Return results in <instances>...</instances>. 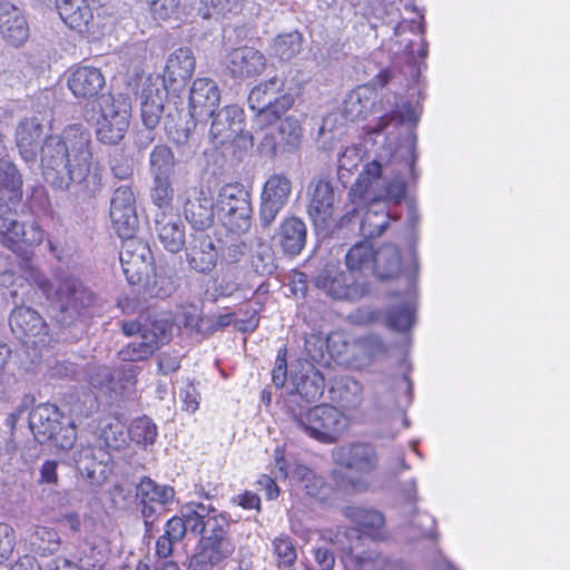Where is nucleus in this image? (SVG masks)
<instances>
[{"label": "nucleus", "mask_w": 570, "mask_h": 570, "mask_svg": "<svg viewBox=\"0 0 570 570\" xmlns=\"http://www.w3.org/2000/svg\"><path fill=\"white\" fill-rule=\"evenodd\" d=\"M362 570H403L400 563L390 561L382 556H376L373 560H364L361 563Z\"/></svg>", "instance_id": "nucleus-64"}, {"label": "nucleus", "mask_w": 570, "mask_h": 570, "mask_svg": "<svg viewBox=\"0 0 570 570\" xmlns=\"http://www.w3.org/2000/svg\"><path fill=\"white\" fill-rule=\"evenodd\" d=\"M42 134L43 128L37 117L24 118L19 122L16 141L21 157L27 163L36 160Z\"/></svg>", "instance_id": "nucleus-30"}, {"label": "nucleus", "mask_w": 570, "mask_h": 570, "mask_svg": "<svg viewBox=\"0 0 570 570\" xmlns=\"http://www.w3.org/2000/svg\"><path fill=\"white\" fill-rule=\"evenodd\" d=\"M41 165L46 181L53 188L67 190L76 185L92 197L101 187V173L92 164L91 135L80 125L45 140Z\"/></svg>", "instance_id": "nucleus-2"}, {"label": "nucleus", "mask_w": 570, "mask_h": 570, "mask_svg": "<svg viewBox=\"0 0 570 570\" xmlns=\"http://www.w3.org/2000/svg\"><path fill=\"white\" fill-rule=\"evenodd\" d=\"M355 278L336 263H327L313 278V284L334 299H352L357 295Z\"/></svg>", "instance_id": "nucleus-14"}, {"label": "nucleus", "mask_w": 570, "mask_h": 570, "mask_svg": "<svg viewBox=\"0 0 570 570\" xmlns=\"http://www.w3.org/2000/svg\"><path fill=\"white\" fill-rule=\"evenodd\" d=\"M61 423V413L53 404H41L30 414V429L41 443L56 436Z\"/></svg>", "instance_id": "nucleus-31"}, {"label": "nucleus", "mask_w": 570, "mask_h": 570, "mask_svg": "<svg viewBox=\"0 0 570 570\" xmlns=\"http://www.w3.org/2000/svg\"><path fill=\"white\" fill-rule=\"evenodd\" d=\"M111 456L101 448L82 449L76 459L80 474L92 485H100L111 473Z\"/></svg>", "instance_id": "nucleus-21"}, {"label": "nucleus", "mask_w": 570, "mask_h": 570, "mask_svg": "<svg viewBox=\"0 0 570 570\" xmlns=\"http://www.w3.org/2000/svg\"><path fill=\"white\" fill-rule=\"evenodd\" d=\"M32 551L47 556L57 552L61 544L59 533L48 527H36L29 538Z\"/></svg>", "instance_id": "nucleus-44"}, {"label": "nucleus", "mask_w": 570, "mask_h": 570, "mask_svg": "<svg viewBox=\"0 0 570 570\" xmlns=\"http://www.w3.org/2000/svg\"><path fill=\"white\" fill-rule=\"evenodd\" d=\"M12 332L20 338L31 340L32 344H45L48 325L42 316L31 307H16L9 318Z\"/></svg>", "instance_id": "nucleus-18"}, {"label": "nucleus", "mask_w": 570, "mask_h": 570, "mask_svg": "<svg viewBox=\"0 0 570 570\" xmlns=\"http://www.w3.org/2000/svg\"><path fill=\"white\" fill-rule=\"evenodd\" d=\"M363 387L360 382L347 377L340 392V401L345 407L354 409L361 404Z\"/></svg>", "instance_id": "nucleus-56"}, {"label": "nucleus", "mask_w": 570, "mask_h": 570, "mask_svg": "<svg viewBox=\"0 0 570 570\" xmlns=\"http://www.w3.org/2000/svg\"><path fill=\"white\" fill-rule=\"evenodd\" d=\"M346 515L371 535H374V532L380 530L385 522L383 514L376 510L350 508Z\"/></svg>", "instance_id": "nucleus-49"}, {"label": "nucleus", "mask_w": 570, "mask_h": 570, "mask_svg": "<svg viewBox=\"0 0 570 570\" xmlns=\"http://www.w3.org/2000/svg\"><path fill=\"white\" fill-rule=\"evenodd\" d=\"M14 543L13 529L7 523H0V563L11 556Z\"/></svg>", "instance_id": "nucleus-61"}, {"label": "nucleus", "mask_w": 570, "mask_h": 570, "mask_svg": "<svg viewBox=\"0 0 570 570\" xmlns=\"http://www.w3.org/2000/svg\"><path fill=\"white\" fill-rule=\"evenodd\" d=\"M67 83L75 97L89 99L104 88L105 77L98 68L79 66L70 71Z\"/></svg>", "instance_id": "nucleus-27"}, {"label": "nucleus", "mask_w": 570, "mask_h": 570, "mask_svg": "<svg viewBox=\"0 0 570 570\" xmlns=\"http://www.w3.org/2000/svg\"><path fill=\"white\" fill-rule=\"evenodd\" d=\"M150 173L154 178H170L175 167V157L166 145H156L149 157Z\"/></svg>", "instance_id": "nucleus-46"}, {"label": "nucleus", "mask_w": 570, "mask_h": 570, "mask_svg": "<svg viewBox=\"0 0 570 570\" xmlns=\"http://www.w3.org/2000/svg\"><path fill=\"white\" fill-rule=\"evenodd\" d=\"M195 128L194 118L191 121H187L185 127H175L168 129V135L177 146H186L193 138V129Z\"/></svg>", "instance_id": "nucleus-63"}, {"label": "nucleus", "mask_w": 570, "mask_h": 570, "mask_svg": "<svg viewBox=\"0 0 570 570\" xmlns=\"http://www.w3.org/2000/svg\"><path fill=\"white\" fill-rule=\"evenodd\" d=\"M279 141L276 145H283L288 149H293L298 146L302 129L298 121L295 118L287 117L281 121L278 126Z\"/></svg>", "instance_id": "nucleus-53"}, {"label": "nucleus", "mask_w": 570, "mask_h": 570, "mask_svg": "<svg viewBox=\"0 0 570 570\" xmlns=\"http://www.w3.org/2000/svg\"><path fill=\"white\" fill-rule=\"evenodd\" d=\"M374 105L373 91L366 87L352 90L344 100V112L348 119L366 117Z\"/></svg>", "instance_id": "nucleus-37"}, {"label": "nucleus", "mask_w": 570, "mask_h": 570, "mask_svg": "<svg viewBox=\"0 0 570 570\" xmlns=\"http://www.w3.org/2000/svg\"><path fill=\"white\" fill-rule=\"evenodd\" d=\"M229 529V522L225 514L217 512V510L213 507V511L209 512L208 518L206 519V530L207 534H217L227 535Z\"/></svg>", "instance_id": "nucleus-60"}, {"label": "nucleus", "mask_w": 570, "mask_h": 570, "mask_svg": "<svg viewBox=\"0 0 570 570\" xmlns=\"http://www.w3.org/2000/svg\"><path fill=\"white\" fill-rule=\"evenodd\" d=\"M136 495L142 504L141 513L145 518V523L148 524V519L155 513V509L150 503L165 505L174 500L175 491L169 485H160L149 478H144L137 485Z\"/></svg>", "instance_id": "nucleus-32"}, {"label": "nucleus", "mask_w": 570, "mask_h": 570, "mask_svg": "<svg viewBox=\"0 0 570 570\" xmlns=\"http://www.w3.org/2000/svg\"><path fill=\"white\" fill-rule=\"evenodd\" d=\"M55 294L59 304L57 318L62 325L86 322L97 309L96 294L76 277L61 279Z\"/></svg>", "instance_id": "nucleus-6"}, {"label": "nucleus", "mask_w": 570, "mask_h": 570, "mask_svg": "<svg viewBox=\"0 0 570 570\" xmlns=\"http://www.w3.org/2000/svg\"><path fill=\"white\" fill-rule=\"evenodd\" d=\"M184 215L193 228L205 230L214 224V199L203 187H189L185 191Z\"/></svg>", "instance_id": "nucleus-16"}, {"label": "nucleus", "mask_w": 570, "mask_h": 570, "mask_svg": "<svg viewBox=\"0 0 570 570\" xmlns=\"http://www.w3.org/2000/svg\"><path fill=\"white\" fill-rule=\"evenodd\" d=\"M95 0H56L61 20L79 33L88 32L94 22L91 2Z\"/></svg>", "instance_id": "nucleus-28"}, {"label": "nucleus", "mask_w": 570, "mask_h": 570, "mask_svg": "<svg viewBox=\"0 0 570 570\" xmlns=\"http://www.w3.org/2000/svg\"><path fill=\"white\" fill-rule=\"evenodd\" d=\"M278 242L283 250L289 255H297L306 243L305 223L297 217H286L278 227Z\"/></svg>", "instance_id": "nucleus-33"}, {"label": "nucleus", "mask_w": 570, "mask_h": 570, "mask_svg": "<svg viewBox=\"0 0 570 570\" xmlns=\"http://www.w3.org/2000/svg\"><path fill=\"white\" fill-rule=\"evenodd\" d=\"M196 61L191 49L180 47L173 51L166 61L164 82L176 90L185 86L195 70Z\"/></svg>", "instance_id": "nucleus-24"}, {"label": "nucleus", "mask_w": 570, "mask_h": 570, "mask_svg": "<svg viewBox=\"0 0 570 570\" xmlns=\"http://www.w3.org/2000/svg\"><path fill=\"white\" fill-rule=\"evenodd\" d=\"M164 111V92L160 89H144L141 94V120L146 128L154 129Z\"/></svg>", "instance_id": "nucleus-36"}, {"label": "nucleus", "mask_w": 570, "mask_h": 570, "mask_svg": "<svg viewBox=\"0 0 570 570\" xmlns=\"http://www.w3.org/2000/svg\"><path fill=\"white\" fill-rule=\"evenodd\" d=\"M234 323L235 327L238 331L247 332V331H254L258 326V318L255 316V313L247 320H234L233 314H224L219 315L215 322L216 328H224L228 325Z\"/></svg>", "instance_id": "nucleus-59"}, {"label": "nucleus", "mask_w": 570, "mask_h": 570, "mask_svg": "<svg viewBox=\"0 0 570 570\" xmlns=\"http://www.w3.org/2000/svg\"><path fill=\"white\" fill-rule=\"evenodd\" d=\"M302 35L297 31L278 36L273 45L272 52L281 60H291L301 52Z\"/></svg>", "instance_id": "nucleus-48"}, {"label": "nucleus", "mask_w": 570, "mask_h": 570, "mask_svg": "<svg viewBox=\"0 0 570 570\" xmlns=\"http://www.w3.org/2000/svg\"><path fill=\"white\" fill-rule=\"evenodd\" d=\"M213 117L209 137L218 145L234 140L243 130L244 112L237 105H229L217 112H208Z\"/></svg>", "instance_id": "nucleus-19"}, {"label": "nucleus", "mask_w": 570, "mask_h": 570, "mask_svg": "<svg viewBox=\"0 0 570 570\" xmlns=\"http://www.w3.org/2000/svg\"><path fill=\"white\" fill-rule=\"evenodd\" d=\"M0 35L11 46L19 47L29 37V27L21 10L9 2L0 0Z\"/></svg>", "instance_id": "nucleus-23"}, {"label": "nucleus", "mask_w": 570, "mask_h": 570, "mask_svg": "<svg viewBox=\"0 0 570 570\" xmlns=\"http://www.w3.org/2000/svg\"><path fill=\"white\" fill-rule=\"evenodd\" d=\"M289 381L291 392L299 394L306 402H315L324 393V377L308 361L297 360L291 364Z\"/></svg>", "instance_id": "nucleus-15"}, {"label": "nucleus", "mask_w": 570, "mask_h": 570, "mask_svg": "<svg viewBox=\"0 0 570 570\" xmlns=\"http://www.w3.org/2000/svg\"><path fill=\"white\" fill-rule=\"evenodd\" d=\"M22 186V179L16 166L9 161L0 160V188L18 194Z\"/></svg>", "instance_id": "nucleus-54"}, {"label": "nucleus", "mask_w": 570, "mask_h": 570, "mask_svg": "<svg viewBox=\"0 0 570 570\" xmlns=\"http://www.w3.org/2000/svg\"><path fill=\"white\" fill-rule=\"evenodd\" d=\"M401 271L399 248L387 244L375 252L374 274L382 279L392 278Z\"/></svg>", "instance_id": "nucleus-38"}, {"label": "nucleus", "mask_w": 570, "mask_h": 570, "mask_svg": "<svg viewBox=\"0 0 570 570\" xmlns=\"http://www.w3.org/2000/svg\"><path fill=\"white\" fill-rule=\"evenodd\" d=\"M212 511L210 504L190 502L181 508V515L177 519L181 521L185 532L189 529L193 533L202 534L206 530V519Z\"/></svg>", "instance_id": "nucleus-39"}, {"label": "nucleus", "mask_w": 570, "mask_h": 570, "mask_svg": "<svg viewBox=\"0 0 570 570\" xmlns=\"http://www.w3.org/2000/svg\"><path fill=\"white\" fill-rule=\"evenodd\" d=\"M363 158V150L357 146L346 147L338 157V175L341 178L345 177V174H351L357 168L358 164Z\"/></svg>", "instance_id": "nucleus-57"}, {"label": "nucleus", "mask_w": 570, "mask_h": 570, "mask_svg": "<svg viewBox=\"0 0 570 570\" xmlns=\"http://www.w3.org/2000/svg\"><path fill=\"white\" fill-rule=\"evenodd\" d=\"M412 524L414 528V531L411 534L412 539L422 537L432 538L435 535L436 522L429 513H419L412 521Z\"/></svg>", "instance_id": "nucleus-58"}, {"label": "nucleus", "mask_w": 570, "mask_h": 570, "mask_svg": "<svg viewBox=\"0 0 570 570\" xmlns=\"http://www.w3.org/2000/svg\"><path fill=\"white\" fill-rule=\"evenodd\" d=\"M335 455L336 462L346 469L344 475L337 474V485L344 490H366L370 485L367 475L379 462L375 449L367 443H353L341 446Z\"/></svg>", "instance_id": "nucleus-5"}, {"label": "nucleus", "mask_w": 570, "mask_h": 570, "mask_svg": "<svg viewBox=\"0 0 570 570\" xmlns=\"http://www.w3.org/2000/svg\"><path fill=\"white\" fill-rule=\"evenodd\" d=\"M273 553L278 569L291 568L295 564L297 552L292 539L287 535H279L272 542Z\"/></svg>", "instance_id": "nucleus-51"}, {"label": "nucleus", "mask_w": 570, "mask_h": 570, "mask_svg": "<svg viewBox=\"0 0 570 570\" xmlns=\"http://www.w3.org/2000/svg\"><path fill=\"white\" fill-rule=\"evenodd\" d=\"M99 105L101 112L96 124L97 139L105 145H117L129 128L131 105L121 95L102 96Z\"/></svg>", "instance_id": "nucleus-8"}, {"label": "nucleus", "mask_w": 570, "mask_h": 570, "mask_svg": "<svg viewBox=\"0 0 570 570\" xmlns=\"http://www.w3.org/2000/svg\"><path fill=\"white\" fill-rule=\"evenodd\" d=\"M218 258V252L213 239L208 235L200 234L194 236L189 246L186 248V261L190 269L197 273H210Z\"/></svg>", "instance_id": "nucleus-26"}, {"label": "nucleus", "mask_w": 570, "mask_h": 570, "mask_svg": "<svg viewBox=\"0 0 570 570\" xmlns=\"http://www.w3.org/2000/svg\"><path fill=\"white\" fill-rule=\"evenodd\" d=\"M414 292L407 289L400 304L392 306L386 313V326L397 332H406L414 324Z\"/></svg>", "instance_id": "nucleus-34"}, {"label": "nucleus", "mask_w": 570, "mask_h": 570, "mask_svg": "<svg viewBox=\"0 0 570 570\" xmlns=\"http://www.w3.org/2000/svg\"><path fill=\"white\" fill-rule=\"evenodd\" d=\"M200 551L203 557L212 563H219L229 558L235 551V543L227 535L205 534L200 539Z\"/></svg>", "instance_id": "nucleus-35"}, {"label": "nucleus", "mask_w": 570, "mask_h": 570, "mask_svg": "<svg viewBox=\"0 0 570 570\" xmlns=\"http://www.w3.org/2000/svg\"><path fill=\"white\" fill-rule=\"evenodd\" d=\"M154 230L159 242L170 253H178L185 245V229L175 212L154 213Z\"/></svg>", "instance_id": "nucleus-25"}, {"label": "nucleus", "mask_w": 570, "mask_h": 570, "mask_svg": "<svg viewBox=\"0 0 570 570\" xmlns=\"http://www.w3.org/2000/svg\"><path fill=\"white\" fill-rule=\"evenodd\" d=\"M220 92L216 82L209 78L194 80L189 92V114L191 118L208 114L219 104Z\"/></svg>", "instance_id": "nucleus-29"}, {"label": "nucleus", "mask_w": 570, "mask_h": 570, "mask_svg": "<svg viewBox=\"0 0 570 570\" xmlns=\"http://www.w3.org/2000/svg\"><path fill=\"white\" fill-rule=\"evenodd\" d=\"M285 79L274 76L257 83L248 95V106L256 111L255 122L264 128L288 111L294 104V96L285 90Z\"/></svg>", "instance_id": "nucleus-4"}, {"label": "nucleus", "mask_w": 570, "mask_h": 570, "mask_svg": "<svg viewBox=\"0 0 570 570\" xmlns=\"http://www.w3.org/2000/svg\"><path fill=\"white\" fill-rule=\"evenodd\" d=\"M110 218L120 237L135 234L139 220L136 213V198L130 185H121L114 191L110 204Z\"/></svg>", "instance_id": "nucleus-13"}, {"label": "nucleus", "mask_w": 570, "mask_h": 570, "mask_svg": "<svg viewBox=\"0 0 570 570\" xmlns=\"http://www.w3.org/2000/svg\"><path fill=\"white\" fill-rule=\"evenodd\" d=\"M227 69L234 78L244 79L262 73L266 67L265 56L254 47H239L227 55Z\"/></svg>", "instance_id": "nucleus-22"}, {"label": "nucleus", "mask_w": 570, "mask_h": 570, "mask_svg": "<svg viewBox=\"0 0 570 570\" xmlns=\"http://www.w3.org/2000/svg\"><path fill=\"white\" fill-rule=\"evenodd\" d=\"M216 206L219 219L230 232L242 234L250 228V194L242 184L224 185L218 191Z\"/></svg>", "instance_id": "nucleus-7"}, {"label": "nucleus", "mask_w": 570, "mask_h": 570, "mask_svg": "<svg viewBox=\"0 0 570 570\" xmlns=\"http://www.w3.org/2000/svg\"><path fill=\"white\" fill-rule=\"evenodd\" d=\"M236 7V0H199L198 13L204 19L225 16Z\"/></svg>", "instance_id": "nucleus-55"}, {"label": "nucleus", "mask_w": 570, "mask_h": 570, "mask_svg": "<svg viewBox=\"0 0 570 570\" xmlns=\"http://www.w3.org/2000/svg\"><path fill=\"white\" fill-rule=\"evenodd\" d=\"M335 210V193L332 184L320 179L315 183L309 205L308 215L318 229H327L333 222Z\"/></svg>", "instance_id": "nucleus-20"}, {"label": "nucleus", "mask_w": 570, "mask_h": 570, "mask_svg": "<svg viewBox=\"0 0 570 570\" xmlns=\"http://www.w3.org/2000/svg\"><path fill=\"white\" fill-rule=\"evenodd\" d=\"M415 136L410 134L395 149L384 147L368 161L348 191L350 204L337 223L340 228L354 222L365 204H400L406 196L409 179H416Z\"/></svg>", "instance_id": "nucleus-1"}, {"label": "nucleus", "mask_w": 570, "mask_h": 570, "mask_svg": "<svg viewBox=\"0 0 570 570\" xmlns=\"http://www.w3.org/2000/svg\"><path fill=\"white\" fill-rule=\"evenodd\" d=\"M139 285L150 297L165 298L170 296L175 291V284L173 279L159 272H156L155 269L148 274L146 279Z\"/></svg>", "instance_id": "nucleus-50"}, {"label": "nucleus", "mask_w": 570, "mask_h": 570, "mask_svg": "<svg viewBox=\"0 0 570 570\" xmlns=\"http://www.w3.org/2000/svg\"><path fill=\"white\" fill-rule=\"evenodd\" d=\"M129 436L138 444H153L157 439V426L149 417H138L128 430Z\"/></svg>", "instance_id": "nucleus-52"}, {"label": "nucleus", "mask_w": 570, "mask_h": 570, "mask_svg": "<svg viewBox=\"0 0 570 570\" xmlns=\"http://www.w3.org/2000/svg\"><path fill=\"white\" fill-rule=\"evenodd\" d=\"M9 204L0 197V243L10 250L23 254L26 248L40 245L43 230L36 223L24 226L13 218Z\"/></svg>", "instance_id": "nucleus-9"}, {"label": "nucleus", "mask_w": 570, "mask_h": 570, "mask_svg": "<svg viewBox=\"0 0 570 570\" xmlns=\"http://www.w3.org/2000/svg\"><path fill=\"white\" fill-rule=\"evenodd\" d=\"M76 438L77 433L73 423H69L66 426L61 423L56 436H52L49 441L55 442L57 446L63 450H68L73 446Z\"/></svg>", "instance_id": "nucleus-62"}, {"label": "nucleus", "mask_w": 570, "mask_h": 570, "mask_svg": "<svg viewBox=\"0 0 570 570\" xmlns=\"http://www.w3.org/2000/svg\"><path fill=\"white\" fill-rule=\"evenodd\" d=\"M128 372H129V374L126 379V385L122 386V389L125 391H121V392H117L115 387L109 386L112 382V375H111L110 368L107 366H95V367L90 368L87 374V380H88V383L95 389H105L106 387V389L115 392L116 394L124 395L127 393H131L136 385L135 367L131 366L128 370Z\"/></svg>", "instance_id": "nucleus-41"}, {"label": "nucleus", "mask_w": 570, "mask_h": 570, "mask_svg": "<svg viewBox=\"0 0 570 570\" xmlns=\"http://www.w3.org/2000/svg\"><path fill=\"white\" fill-rule=\"evenodd\" d=\"M169 337V327L164 321L145 323L141 335L122 347L118 356L122 362H142L149 358Z\"/></svg>", "instance_id": "nucleus-11"}, {"label": "nucleus", "mask_w": 570, "mask_h": 570, "mask_svg": "<svg viewBox=\"0 0 570 570\" xmlns=\"http://www.w3.org/2000/svg\"><path fill=\"white\" fill-rule=\"evenodd\" d=\"M150 198L156 206L154 213L168 214V212H175L173 207L174 189L169 178H154Z\"/></svg>", "instance_id": "nucleus-47"}, {"label": "nucleus", "mask_w": 570, "mask_h": 570, "mask_svg": "<svg viewBox=\"0 0 570 570\" xmlns=\"http://www.w3.org/2000/svg\"><path fill=\"white\" fill-rule=\"evenodd\" d=\"M287 414L295 429L326 444L336 442L348 426V417L332 405H316L306 411L288 407Z\"/></svg>", "instance_id": "nucleus-3"}, {"label": "nucleus", "mask_w": 570, "mask_h": 570, "mask_svg": "<svg viewBox=\"0 0 570 570\" xmlns=\"http://www.w3.org/2000/svg\"><path fill=\"white\" fill-rule=\"evenodd\" d=\"M121 238L119 259L122 272L130 285H139L154 271L151 250L147 243L134 235Z\"/></svg>", "instance_id": "nucleus-10"}, {"label": "nucleus", "mask_w": 570, "mask_h": 570, "mask_svg": "<svg viewBox=\"0 0 570 570\" xmlns=\"http://www.w3.org/2000/svg\"><path fill=\"white\" fill-rule=\"evenodd\" d=\"M375 252L370 242H360L347 252L345 259L350 271L371 269L374 272Z\"/></svg>", "instance_id": "nucleus-45"}, {"label": "nucleus", "mask_w": 570, "mask_h": 570, "mask_svg": "<svg viewBox=\"0 0 570 570\" xmlns=\"http://www.w3.org/2000/svg\"><path fill=\"white\" fill-rule=\"evenodd\" d=\"M390 212L384 209L366 208L360 222V233L366 238H374L382 235L391 220H395Z\"/></svg>", "instance_id": "nucleus-40"}, {"label": "nucleus", "mask_w": 570, "mask_h": 570, "mask_svg": "<svg viewBox=\"0 0 570 570\" xmlns=\"http://www.w3.org/2000/svg\"><path fill=\"white\" fill-rule=\"evenodd\" d=\"M185 537V528L177 515L169 519L164 528V534L156 542V554L158 558L167 559L173 553V548Z\"/></svg>", "instance_id": "nucleus-42"}, {"label": "nucleus", "mask_w": 570, "mask_h": 570, "mask_svg": "<svg viewBox=\"0 0 570 570\" xmlns=\"http://www.w3.org/2000/svg\"><path fill=\"white\" fill-rule=\"evenodd\" d=\"M292 191L291 180L274 174L265 181L259 203L258 218L263 227H269L279 212L285 207Z\"/></svg>", "instance_id": "nucleus-12"}, {"label": "nucleus", "mask_w": 570, "mask_h": 570, "mask_svg": "<svg viewBox=\"0 0 570 570\" xmlns=\"http://www.w3.org/2000/svg\"><path fill=\"white\" fill-rule=\"evenodd\" d=\"M345 345V351H337V355H343V361L355 368H364L387 353V345L379 335H366L355 338L350 345Z\"/></svg>", "instance_id": "nucleus-17"}, {"label": "nucleus", "mask_w": 570, "mask_h": 570, "mask_svg": "<svg viewBox=\"0 0 570 570\" xmlns=\"http://www.w3.org/2000/svg\"><path fill=\"white\" fill-rule=\"evenodd\" d=\"M99 435L106 448L119 450L127 443L129 432L119 419L108 417L100 422Z\"/></svg>", "instance_id": "nucleus-43"}]
</instances>
